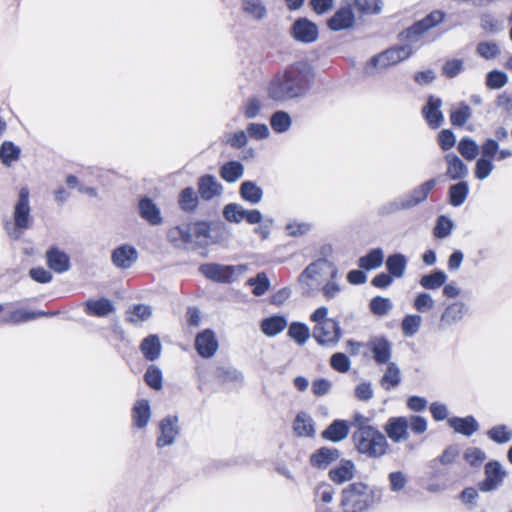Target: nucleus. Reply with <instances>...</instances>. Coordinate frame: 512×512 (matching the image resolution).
I'll list each match as a JSON object with an SVG mask.
<instances>
[{"instance_id":"1","label":"nucleus","mask_w":512,"mask_h":512,"mask_svg":"<svg viewBox=\"0 0 512 512\" xmlns=\"http://www.w3.org/2000/svg\"><path fill=\"white\" fill-rule=\"evenodd\" d=\"M422 34H401L399 43L372 56L364 65L366 76H376L407 60L424 44Z\"/></svg>"},{"instance_id":"2","label":"nucleus","mask_w":512,"mask_h":512,"mask_svg":"<svg viewBox=\"0 0 512 512\" xmlns=\"http://www.w3.org/2000/svg\"><path fill=\"white\" fill-rule=\"evenodd\" d=\"M331 278H338V269L325 259L311 263L299 276L303 293L311 296Z\"/></svg>"},{"instance_id":"3","label":"nucleus","mask_w":512,"mask_h":512,"mask_svg":"<svg viewBox=\"0 0 512 512\" xmlns=\"http://www.w3.org/2000/svg\"><path fill=\"white\" fill-rule=\"evenodd\" d=\"M305 75L298 69H291L284 75L277 77L269 87V95L274 100H286L303 93Z\"/></svg>"},{"instance_id":"4","label":"nucleus","mask_w":512,"mask_h":512,"mask_svg":"<svg viewBox=\"0 0 512 512\" xmlns=\"http://www.w3.org/2000/svg\"><path fill=\"white\" fill-rule=\"evenodd\" d=\"M353 441L359 453L371 458L382 457L388 449L386 437L376 428L354 432Z\"/></svg>"},{"instance_id":"5","label":"nucleus","mask_w":512,"mask_h":512,"mask_svg":"<svg viewBox=\"0 0 512 512\" xmlns=\"http://www.w3.org/2000/svg\"><path fill=\"white\" fill-rule=\"evenodd\" d=\"M14 226L6 230L13 239L21 236V230L27 229L30 222L29 190L26 187L20 189L18 199L14 206Z\"/></svg>"},{"instance_id":"6","label":"nucleus","mask_w":512,"mask_h":512,"mask_svg":"<svg viewBox=\"0 0 512 512\" xmlns=\"http://www.w3.org/2000/svg\"><path fill=\"white\" fill-rule=\"evenodd\" d=\"M368 487L363 483H353L343 490L342 507L346 512L363 510L368 501Z\"/></svg>"},{"instance_id":"7","label":"nucleus","mask_w":512,"mask_h":512,"mask_svg":"<svg viewBox=\"0 0 512 512\" xmlns=\"http://www.w3.org/2000/svg\"><path fill=\"white\" fill-rule=\"evenodd\" d=\"M208 278L218 282H233L239 279L247 271L246 265L223 266L219 264H205L200 268Z\"/></svg>"},{"instance_id":"8","label":"nucleus","mask_w":512,"mask_h":512,"mask_svg":"<svg viewBox=\"0 0 512 512\" xmlns=\"http://www.w3.org/2000/svg\"><path fill=\"white\" fill-rule=\"evenodd\" d=\"M313 337L319 345L334 347L340 341L341 328L335 320L322 325H314Z\"/></svg>"},{"instance_id":"9","label":"nucleus","mask_w":512,"mask_h":512,"mask_svg":"<svg viewBox=\"0 0 512 512\" xmlns=\"http://www.w3.org/2000/svg\"><path fill=\"white\" fill-rule=\"evenodd\" d=\"M486 478L479 484V488L483 492H489L497 488L506 476V471L498 462H489L485 467Z\"/></svg>"},{"instance_id":"10","label":"nucleus","mask_w":512,"mask_h":512,"mask_svg":"<svg viewBox=\"0 0 512 512\" xmlns=\"http://www.w3.org/2000/svg\"><path fill=\"white\" fill-rule=\"evenodd\" d=\"M138 258L137 249L131 244L116 247L111 255L112 263L120 269L130 268Z\"/></svg>"},{"instance_id":"11","label":"nucleus","mask_w":512,"mask_h":512,"mask_svg":"<svg viewBox=\"0 0 512 512\" xmlns=\"http://www.w3.org/2000/svg\"><path fill=\"white\" fill-rule=\"evenodd\" d=\"M195 348L203 358L212 357L219 348L215 333L211 330H204L196 336Z\"/></svg>"},{"instance_id":"12","label":"nucleus","mask_w":512,"mask_h":512,"mask_svg":"<svg viewBox=\"0 0 512 512\" xmlns=\"http://www.w3.org/2000/svg\"><path fill=\"white\" fill-rule=\"evenodd\" d=\"M355 15L351 4L341 6L328 20L327 24L333 31L348 29L353 26Z\"/></svg>"},{"instance_id":"13","label":"nucleus","mask_w":512,"mask_h":512,"mask_svg":"<svg viewBox=\"0 0 512 512\" xmlns=\"http://www.w3.org/2000/svg\"><path fill=\"white\" fill-rule=\"evenodd\" d=\"M385 431L388 437L396 443L405 441L409 437L406 417H392L388 420Z\"/></svg>"},{"instance_id":"14","label":"nucleus","mask_w":512,"mask_h":512,"mask_svg":"<svg viewBox=\"0 0 512 512\" xmlns=\"http://www.w3.org/2000/svg\"><path fill=\"white\" fill-rule=\"evenodd\" d=\"M178 418L176 416H169L163 419L160 423L161 434L157 440L159 447L172 445L176 436L179 433Z\"/></svg>"},{"instance_id":"15","label":"nucleus","mask_w":512,"mask_h":512,"mask_svg":"<svg viewBox=\"0 0 512 512\" xmlns=\"http://www.w3.org/2000/svg\"><path fill=\"white\" fill-rule=\"evenodd\" d=\"M47 265L56 273H63L70 268L69 256L57 247H51L45 254Z\"/></svg>"},{"instance_id":"16","label":"nucleus","mask_w":512,"mask_h":512,"mask_svg":"<svg viewBox=\"0 0 512 512\" xmlns=\"http://www.w3.org/2000/svg\"><path fill=\"white\" fill-rule=\"evenodd\" d=\"M466 313V305L463 302H454L446 307L441 315L440 326L450 327L460 322Z\"/></svg>"},{"instance_id":"17","label":"nucleus","mask_w":512,"mask_h":512,"mask_svg":"<svg viewBox=\"0 0 512 512\" xmlns=\"http://www.w3.org/2000/svg\"><path fill=\"white\" fill-rule=\"evenodd\" d=\"M444 18L445 14L442 11L434 10L421 20L414 22L413 25L402 32H428L430 29L442 22Z\"/></svg>"},{"instance_id":"18","label":"nucleus","mask_w":512,"mask_h":512,"mask_svg":"<svg viewBox=\"0 0 512 512\" xmlns=\"http://www.w3.org/2000/svg\"><path fill=\"white\" fill-rule=\"evenodd\" d=\"M340 454L336 448L322 447L310 457V463L318 469H325L339 458Z\"/></svg>"},{"instance_id":"19","label":"nucleus","mask_w":512,"mask_h":512,"mask_svg":"<svg viewBox=\"0 0 512 512\" xmlns=\"http://www.w3.org/2000/svg\"><path fill=\"white\" fill-rule=\"evenodd\" d=\"M368 347L378 364L388 363L391 355V344L384 338H373L368 342Z\"/></svg>"},{"instance_id":"20","label":"nucleus","mask_w":512,"mask_h":512,"mask_svg":"<svg viewBox=\"0 0 512 512\" xmlns=\"http://www.w3.org/2000/svg\"><path fill=\"white\" fill-rule=\"evenodd\" d=\"M442 101L433 96L429 97L427 105L423 108V115L432 128H437L443 121V114L440 110Z\"/></svg>"},{"instance_id":"21","label":"nucleus","mask_w":512,"mask_h":512,"mask_svg":"<svg viewBox=\"0 0 512 512\" xmlns=\"http://www.w3.org/2000/svg\"><path fill=\"white\" fill-rule=\"evenodd\" d=\"M198 191L205 200H210L222 193V185L212 175L202 176L198 181Z\"/></svg>"},{"instance_id":"22","label":"nucleus","mask_w":512,"mask_h":512,"mask_svg":"<svg viewBox=\"0 0 512 512\" xmlns=\"http://www.w3.org/2000/svg\"><path fill=\"white\" fill-rule=\"evenodd\" d=\"M354 472L355 464L351 460H342L329 471V477L333 482L342 484L351 480L354 476Z\"/></svg>"},{"instance_id":"23","label":"nucleus","mask_w":512,"mask_h":512,"mask_svg":"<svg viewBox=\"0 0 512 512\" xmlns=\"http://www.w3.org/2000/svg\"><path fill=\"white\" fill-rule=\"evenodd\" d=\"M348 434V422L345 420H335L322 432V437L331 442H340L344 440Z\"/></svg>"},{"instance_id":"24","label":"nucleus","mask_w":512,"mask_h":512,"mask_svg":"<svg viewBox=\"0 0 512 512\" xmlns=\"http://www.w3.org/2000/svg\"><path fill=\"white\" fill-rule=\"evenodd\" d=\"M132 412L134 425L138 428L145 427L151 418L149 401L146 399L137 400Z\"/></svg>"},{"instance_id":"25","label":"nucleus","mask_w":512,"mask_h":512,"mask_svg":"<svg viewBox=\"0 0 512 512\" xmlns=\"http://www.w3.org/2000/svg\"><path fill=\"white\" fill-rule=\"evenodd\" d=\"M448 423L457 433L465 436H471L478 430V423L472 416L465 418L453 417L448 420Z\"/></svg>"},{"instance_id":"26","label":"nucleus","mask_w":512,"mask_h":512,"mask_svg":"<svg viewBox=\"0 0 512 512\" xmlns=\"http://www.w3.org/2000/svg\"><path fill=\"white\" fill-rule=\"evenodd\" d=\"M295 433L300 437H311L315 434L314 422L312 417L305 413L300 412L293 424Z\"/></svg>"},{"instance_id":"27","label":"nucleus","mask_w":512,"mask_h":512,"mask_svg":"<svg viewBox=\"0 0 512 512\" xmlns=\"http://www.w3.org/2000/svg\"><path fill=\"white\" fill-rule=\"evenodd\" d=\"M445 160L447 163L446 173L451 179L457 180L466 177L468 169L458 156L450 153L446 155Z\"/></svg>"},{"instance_id":"28","label":"nucleus","mask_w":512,"mask_h":512,"mask_svg":"<svg viewBox=\"0 0 512 512\" xmlns=\"http://www.w3.org/2000/svg\"><path fill=\"white\" fill-rule=\"evenodd\" d=\"M436 184V179L428 180L415 188L410 194L406 195L408 202L410 203V207L413 208L425 201L428 194L432 191Z\"/></svg>"},{"instance_id":"29","label":"nucleus","mask_w":512,"mask_h":512,"mask_svg":"<svg viewBox=\"0 0 512 512\" xmlns=\"http://www.w3.org/2000/svg\"><path fill=\"white\" fill-rule=\"evenodd\" d=\"M140 215L152 225L161 223L162 218L159 208L149 199H143L139 203Z\"/></svg>"},{"instance_id":"30","label":"nucleus","mask_w":512,"mask_h":512,"mask_svg":"<svg viewBox=\"0 0 512 512\" xmlns=\"http://www.w3.org/2000/svg\"><path fill=\"white\" fill-rule=\"evenodd\" d=\"M287 326V320L282 316H272L261 322L262 332L270 337L281 333Z\"/></svg>"},{"instance_id":"31","label":"nucleus","mask_w":512,"mask_h":512,"mask_svg":"<svg viewBox=\"0 0 512 512\" xmlns=\"http://www.w3.org/2000/svg\"><path fill=\"white\" fill-rule=\"evenodd\" d=\"M384 261V252L380 248L372 249L368 254L359 258L358 265L365 270L380 267Z\"/></svg>"},{"instance_id":"32","label":"nucleus","mask_w":512,"mask_h":512,"mask_svg":"<svg viewBox=\"0 0 512 512\" xmlns=\"http://www.w3.org/2000/svg\"><path fill=\"white\" fill-rule=\"evenodd\" d=\"M401 381V372L398 365L394 362H389L388 367L381 378V385L384 389L390 390L399 385Z\"/></svg>"},{"instance_id":"33","label":"nucleus","mask_w":512,"mask_h":512,"mask_svg":"<svg viewBox=\"0 0 512 512\" xmlns=\"http://www.w3.org/2000/svg\"><path fill=\"white\" fill-rule=\"evenodd\" d=\"M240 195L252 204H257L263 197V190L252 181H245L241 184Z\"/></svg>"},{"instance_id":"34","label":"nucleus","mask_w":512,"mask_h":512,"mask_svg":"<svg viewBox=\"0 0 512 512\" xmlns=\"http://www.w3.org/2000/svg\"><path fill=\"white\" fill-rule=\"evenodd\" d=\"M191 245H204L209 239V226L207 223L189 224Z\"/></svg>"},{"instance_id":"35","label":"nucleus","mask_w":512,"mask_h":512,"mask_svg":"<svg viewBox=\"0 0 512 512\" xmlns=\"http://www.w3.org/2000/svg\"><path fill=\"white\" fill-rule=\"evenodd\" d=\"M141 351L148 360H155L160 356L161 343L157 336L151 335L145 338L141 344Z\"/></svg>"},{"instance_id":"36","label":"nucleus","mask_w":512,"mask_h":512,"mask_svg":"<svg viewBox=\"0 0 512 512\" xmlns=\"http://www.w3.org/2000/svg\"><path fill=\"white\" fill-rule=\"evenodd\" d=\"M406 265L407 260L405 256L399 253L390 255L386 260V267L389 273L396 278H400L404 275Z\"/></svg>"},{"instance_id":"37","label":"nucleus","mask_w":512,"mask_h":512,"mask_svg":"<svg viewBox=\"0 0 512 512\" xmlns=\"http://www.w3.org/2000/svg\"><path fill=\"white\" fill-rule=\"evenodd\" d=\"M423 319L418 314H407L401 322V330L405 337H412L421 328Z\"/></svg>"},{"instance_id":"38","label":"nucleus","mask_w":512,"mask_h":512,"mask_svg":"<svg viewBox=\"0 0 512 512\" xmlns=\"http://www.w3.org/2000/svg\"><path fill=\"white\" fill-rule=\"evenodd\" d=\"M86 310L91 315L104 317L113 311V305L108 299L90 300L86 303Z\"/></svg>"},{"instance_id":"39","label":"nucleus","mask_w":512,"mask_h":512,"mask_svg":"<svg viewBox=\"0 0 512 512\" xmlns=\"http://www.w3.org/2000/svg\"><path fill=\"white\" fill-rule=\"evenodd\" d=\"M354 9L360 15H375L381 12L382 1L381 0H354Z\"/></svg>"},{"instance_id":"40","label":"nucleus","mask_w":512,"mask_h":512,"mask_svg":"<svg viewBox=\"0 0 512 512\" xmlns=\"http://www.w3.org/2000/svg\"><path fill=\"white\" fill-rule=\"evenodd\" d=\"M446 280V273L441 270H436L428 275L422 276L420 279V285L425 289L435 290L440 288Z\"/></svg>"},{"instance_id":"41","label":"nucleus","mask_w":512,"mask_h":512,"mask_svg":"<svg viewBox=\"0 0 512 512\" xmlns=\"http://www.w3.org/2000/svg\"><path fill=\"white\" fill-rule=\"evenodd\" d=\"M243 11L256 20H261L266 16L267 9L262 0H243Z\"/></svg>"},{"instance_id":"42","label":"nucleus","mask_w":512,"mask_h":512,"mask_svg":"<svg viewBox=\"0 0 512 512\" xmlns=\"http://www.w3.org/2000/svg\"><path fill=\"white\" fill-rule=\"evenodd\" d=\"M20 156V148L10 141L4 142L0 147V159L1 162L10 166L16 162Z\"/></svg>"},{"instance_id":"43","label":"nucleus","mask_w":512,"mask_h":512,"mask_svg":"<svg viewBox=\"0 0 512 512\" xmlns=\"http://www.w3.org/2000/svg\"><path fill=\"white\" fill-rule=\"evenodd\" d=\"M168 238L171 242H173L177 246L190 244L191 245V236L189 233V224H183L177 227L170 229L168 233Z\"/></svg>"},{"instance_id":"44","label":"nucleus","mask_w":512,"mask_h":512,"mask_svg":"<svg viewBox=\"0 0 512 512\" xmlns=\"http://www.w3.org/2000/svg\"><path fill=\"white\" fill-rule=\"evenodd\" d=\"M243 170L241 163L231 161L221 167L220 175L227 182H235L243 175Z\"/></svg>"},{"instance_id":"45","label":"nucleus","mask_w":512,"mask_h":512,"mask_svg":"<svg viewBox=\"0 0 512 512\" xmlns=\"http://www.w3.org/2000/svg\"><path fill=\"white\" fill-rule=\"evenodd\" d=\"M288 336L299 345H304L310 337V330L305 324L295 322L290 325Z\"/></svg>"},{"instance_id":"46","label":"nucleus","mask_w":512,"mask_h":512,"mask_svg":"<svg viewBox=\"0 0 512 512\" xmlns=\"http://www.w3.org/2000/svg\"><path fill=\"white\" fill-rule=\"evenodd\" d=\"M468 194V185L460 182L450 187L449 197L451 205L457 207L464 203Z\"/></svg>"},{"instance_id":"47","label":"nucleus","mask_w":512,"mask_h":512,"mask_svg":"<svg viewBox=\"0 0 512 512\" xmlns=\"http://www.w3.org/2000/svg\"><path fill=\"white\" fill-rule=\"evenodd\" d=\"M246 284L253 287L252 293L255 296L264 295L269 289L270 283L265 273H259L256 277L247 280Z\"/></svg>"},{"instance_id":"48","label":"nucleus","mask_w":512,"mask_h":512,"mask_svg":"<svg viewBox=\"0 0 512 512\" xmlns=\"http://www.w3.org/2000/svg\"><path fill=\"white\" fill-rule=\"evenodd\" d=\"M246 209L240 204L230 203L223 209L225 219L232 223H240L244 220Z\"/></svg>"},{"instance_id":"49","label":"nucleus","mask_w":512,"mask_h":512,"mask_svg":"<svg viewBox=\"0 0 512 512\" xmlns=\"http://www.w3.org/2000/svg\"><path fill=\"white\" fill-rule=\"evenodd\" d=\"M393 308V303L389 298L375 297L370 301V309L377 316L387 315Z\"/></svg>"},{"instance_id":"50","label":"nucleus","mask_w":512,"mask_h":512,"mask_svg":"<svg viewBox=\"0 0 512 512\" xmlns=\"http://www.w3.org/2000/svg\"><path fill=\"white\" fill-rule=\"evenodd\" d=\"M410 203L408 202V199L406 196L394 199L383 206L380 207V214L381 215H389L396 213L401 210H407L410 209Z\"/></svg>"},{"instance_id":"51","label":"nucleus","mask_w":512,"mask_h":512,"mask_svg":"<svg viewBox=\"0 0 512 512\" xmlns=\"http://www.w3.org/2000/svg\"><path fill=\"white\" fill-rule=\"evenodd\" d=\"M198 203V197L192 188L184 189L179 196V205L184 211H193Z\"/></svg>"},{"instance_id":"52","label":"nucleus","mask_w":512,"mask_h":512,"mask_svg":"<svg viewBox=\"0 0 512 512\" xmlns=\"http://www.w3.org/2000/svg\"><path fill=\"white\" fill-rule=\"evenodd\" d=\"M471 108L466 104H460L451 110V123L453 125L461 126L471 117Z\"/></svg>"},{"instance_id":"53","label":"nucleus","mask_w":512,"mask_h":512,"mask_svg":"<svg viewBox=\"0 0 512 512\" xmlns=\"http://www.w3.org/2000/svg\"><path fill=\"white\" fill-rule=\"evenodd\" d=\"M460 154L467 160H473L479 151L476 142L470 138L462 139L458 144Z\"/></svg>"},{"instance_id":"54","label":"nucleus","mask_w":512,"mask_h":512,"mask_svg":"<svg viewBox=\"0 0 512 512\" xmlns=\"http://www.w3.org/2000/svg\"><path fill=\"white\" fill-rule=\"evenodd\" d=\"M508 83V76L500 70L490 71L486 76V85L490 89H500Z\"/></svg>"},{"instance_id":"55","label":"nucleus","mask_w":512,"mask_h":512,"mask_svg":"<svg viewBox=\"0 0 512 512\" xmlns=\"http://www.w3.org/2000/svg\"><path fill=\"white\" fill-rule=\"evenodd\" d=\"M151 316V309L147 305H136L128 313L127 319L131 323H139L147 320Z\"/></svg>"},{"instance_id":"56","label":"nucleus","mask_w":512,"mask_h":512,"mask_svg":"<svg viewBox=\"0 0 512 512\" xmlns=\"http://www.w3.org/2000/svg\"><path fill=\"white\" fill-rule=\"evenodd\" d=\"M453 227L454 224L450 218L440 216L434 228V235L437 238H446L451 234Z\"/></svg>"},{"instance_id":"57","label":"nucleus","mask_w":512,"mask_h":512,"mask_svg":"<svg viewBox=\"0 0 512 512\" xmlns=\"http://www.w3.org/2000/svg\"><path fill=\"white\" fill-rule=\"evenodd\" d=\"M435 301L428 293H420L413 302V307L420 313L429 312L434 308Z\"/></svg>"},{"instance_id":"58","label":"nucleus","mask_w":512,"mask_h":512,"mask_svg":"<svg viewBox=\"0 0 512 512\" xmlns=\"http://www.w3.org/2000/svg\"><path fill=\"white\" fill-rule=\"evenodd\" d=\"M487 434L490 439L497 443H507L512 438V432L505 425L493 427Z\"/></svg>"},{"instance_id":"59","label":"nucleus","mask_w":512,"mask_h":512,"mask_svg":"<svg viewBox=\"0 0 512 512\" xmlns=\"http://www.w3.org/2000/svg\"><path fill=\"white\" fill-rule=\"evenodd\" d=\"M144 379L151 388L156 390L162 388V372L156 366L152 365L147 369Z\"/></svg>"},{"instance_id":"60","label":"nucleus","mask_w":512,"mask_h":512,"mask_svg":"<svg viewBox=\"0 0 512 512\" xmlns=\"http://www.w3.org/2000/svg\"><path fill=\"white\" fill-rule=\"evenodd\" d=\"M463 457L470 465L475 467L482 465L486 459L485 453L477 447H468L465 450Z\"/></svg>"},{"instance_id":"61","label":"nucleus","mask_w":512,"mask_h":512,"mask_svg":"<svg viewBox=\"0 0 512 512\" xmlns=\"http://www.w3.org/2000/svg\"><path fill=\"white\" fill-rule=\"evenodd\" d=\"M494 169V165L491 159L481 157L476 162L475 176L479 180H484L489 177Z\"/></svg>"},{"instance_id":"62","label":"nucleus","mask_w":512,"mask_h":512,"mask_svg":"<svg viewBox=\"0 0 512 512\" xmlns=\"http://www.w3.org/2000/svg\"><path fill=\"white\" fill-rule=\"evenodd\" d=\"M291 125V119L285 112H276L271 117V126L276 132H285Z\"/></svg>"},{"instance_id":"63","label":"nucleus","mask_w":512,"mask_h":512,"mask_svg":"<svg viewBox=\"0 0 512 512\" xmlns=\"http://www.w3.org/2000/svg\"><path fill=\"white\" fill-rule=\"evenodd\" d=\"M330 364L334 370L340 373H345L350 369V360L343 353L333 354L330 359Z\"/></svg>"},{"instance_id":"64","label":"nucleus","mask_w":512,"mask_h":512,"mask_svg":"<svg viewBox=\"0 0 512 512\" xmlns=\"http://www.w3.org/2000/svg\"><path fill=\"white\" fill-rule=\"evenodd\" d=\"M334 489L327 483H321L315 490V498L324 504L330 503L333 500Z\"/></svg>"}]
</instances>
